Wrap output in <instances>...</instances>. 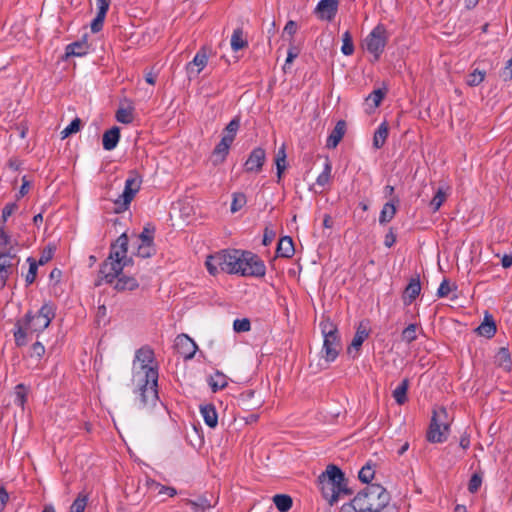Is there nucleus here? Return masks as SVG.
<instances>
[{"instance_id":"4468645a","label":"nucleus","mask_w":512,"mask_h":512,"mask_svg":"<svg viewBox=\"0 0 512 512\" xmlns=\"http://www.w3.org/2000/svg\"><path fill=\"white\" fill-rule=\"evenodd\" d=\"M438 413L436 411L433 412V416L431 419V423L427 432V440L431 443H442L446 440V437L441 431V425L438 420Z\"/></svg>"},{"instance_id":"aec40b11","label":"nucleus","mask_w":512,"mask_h":512,"mask_svg":"<svg viewBox=\"0 0 512 512\" xmlns=\"http://www.w3.org/2000/svg\"><path fill=\"white\" fill-rule=\"evenodd\" d=\"M18 249L15 246H10L9 250H0V262L5 261V265L10 266V271L13 273L20 262L18 257Z\"/></svg>"},{"instance_id":"c03bdc74","label":"nucleus","mask_w":512,"mask_h":512,"mask_svg":"<svg viewBox=\"0 0 512 512\" xmlns=\"http://www.w3.org/2000/svg\"><path fill=\"white\" fill-rule=\"evenodd\" d=\"M341 52L346 56H350L354 53V44L349 31H345L342 35Z\"/></svg>"},{"instance_id":"cd10ccee","label":"nucleus","mask_w":512,"mask_h":512,"mask_svg":"<svg viewBox=\"0 0 512 512\" xmlns=\"http://www.w3.org/2000/svg\"><path fill=\"white\" fill-rule=\"evenodd\" d=\"M239 127L240 119L238 117L233 118L224 128L222 138L232 144L239 130Z\"/></svg>"},{"instance_id":"e2e57ef3","label":"nucleus","mask_w":512,"mask_h":512,"mask_svg":"<svg viewBox=\"0 0 512 512\" xmlns=\"http://www.w3.org/2000/svg\"><path fill=\"white\" fill-rule=\"evenodd\" d=\"M16 203H8L2 210V224L5 225L7 219L17 210Z\"/></svg>"},{"instance_id":"de8ad7c7","label":"nucleus","mask_w":512,"mask_h":512,"mask_svg":"<svg viewBox=\"0 0 512 512\" xmlns=\"http://www.w3.org/2000/svg\"><path fill=\"white\" fill-rule=\"evenodd\" d=\"M88 497L80 493L73 501L69 512H84L87 505Z\"/></svg>"},{"instance_id":"1a4fd4ad","label":"nucleus","mask_w":512,"mask_h":512,"mask_svg":"<svg viewBox=\"0 0 512 512\" xmlns=\"http://www.w3.org/2000/svg\"><path fill=\"white\" fill-rule=\"evenodd\" d=\"M141 183V175L136 170L129 171L128 178L125 181L124 191L115 201V204L120 205L122 210L128 209L131 201L140 190Z\"/></svg>"},{"instance_id":"c9c22d12","label":"nucleus","mask_w":512,"mask_h":512,"mask_svg":"<svg viewBox=\"0 0 512 512\" xmlns=\"http://www.w3.org/2000/svg\"><path fill=\"white\" fill-rule=\"evenodd\" d=\"M255 396V391L248 390L240 394L239 401L241 402L242 406L245 407L248 410L255 409L257 407L261 406V401L258 400L255 404L250 403V401Z\"/></svg>"},{"instance_id":"9d476101","label":"nucleus","mask_w":512,"mask_h":512,"mask_svg":"<svg viewBox=\"0 0 512 512\" xmlns=\"http://www.w3.org/2000/svg\"><path fill=\"white\" fill-rule=\"evenodd\" d=\"M387 42V32L384 26L377 25L365 39L368 52L373 54L374 60H378Z\"/></svg>"},{"instance_id":"864d4df0","label":"nucleus","mask_w":512,"mask_h":512,"mask_svg":"<svg viewBox=\"0 0 512 512\" xmlns=\"http://www.w3.org/2000/svg\"><path fill=\"white\" fill-rule=\"evenodd\" d=\"M13 246L11 244V237L5 231V225H0V250H9V247Z\"/></svg>"},{"instance_id":"bf43d9fd","label":"nucleus","mask_w":512,"mask_h":512,"mask_svg":"<svg viewBox=\"0 0 512 512\" xmlns=\"http://www.w3.org/2000/svg\"><path fill=\"white\" fill-rule=\"evenodd\" d=\"M12 274L10 271V266L5 265V261L0 262V289H2L9 278V276Z\"/></svg>"},{"instance_id":"c85d7f7f","label":"nucleus","mask_w":512,"mask_h":512,"mask_svg":"<svg viewBox=\"0 0 512 512\" xmlns=\"http://www.w3.org/2000/svg\"><path fill=\"white\" fill-rule=\"evenodd\" d=\"M323 497L328 500L330 505L337 502L336 486L334 484L325 482L323 479L318 478Z\"/></svg>"},{"instance_id":"39448f33","label":"nucleus","mask_w":512,"mask_h":512,"mask_svg":"<svg viewBox=\"0 0 512 512\" xmlns=\"http://www.w3.org/2000/svg\"><path fill=\"white\" fill-rule=\"evenodd\" d=\"M320 328L324 337L322 352L328 362H333L341 350V340L336 324L329 318L320 322Z\"/></svg>"},{"instance_id":"f3484780","label":"nucleus","mask_w":512,"mask_h":512,"mask_svg":"<svg viewBox=\"0 0 512 512\" xmlns=\"http://www.w3.org/2000/svg\"><path fill=\"white\" fill-rule=\"evenodd\" d=\"M207 62L208 58L206 53L203 50L197 52L193 60L186 66L189 76L198 75L205 68Z\"/></svg>"},{"instance_id":"dca6fc26","label":"nucleus","mask_w":512,"mask_h":512,"mask_svg":"<svg viewBox=\"0 0 512 512\" xmlns=\"http://www.w3.org/2000/svg\"><path fill=\"white\" fill-rule=\"evenodd\" d=\"M344 473L342 470L336 465L330 464L327 466L325 472H323L319 479H323L325 482L334 484L336 487L340 485L342 481H344Z\"/></svg>"},{"instance_id":"3c124183","label":"nucleus","mask_w":512,"mask_h":512,"mask_svg":"<svg viewBox=\"0 0 512 512\" xmlns=\"http://www.w3.org/2000/svg\"><path fill=\"white\" fill-rule=\"evenodd\" d=\"M445 200L446 194L441 188H439L435 196L430 201V207L433 209V211H437L440 209Z\"/></svg>"},{"instance_id":"6e6d98bb","label":"nucleus","mask_w":512,"mask_h":512,"mask_svg":"<svg viewBox=\"0 0 512 512\" xmlns=\"http://www.w3.org/2000/svg\"><path fill=\"white\" fill-rule=\"evenodd\" d=\"M189 504L196 511H205L206 509H210L212 507L210 501L207 498L200 497L198 500H189Z\"/></svg>"},{"instance_id":"f257e3e1","label":"nucleus","mask_w":512,"mask_h":512,"mask_svg":"<svg viewBox=\"0 0 512 512\" xmlns=\"http://www.w3.org/2000/svg\"><path fill=\"white\" fill-rule=\"evenodd\" d=\"M128 244L129 239L126 233H122L111 244L108 258L100 266L101 280L108 284L113 283L124 267L132 262V259L127 257Z\"/></svg>"},{"instance_id":"c756f323","label":"nucleus","mask_w":512,"mask_h":512,"mask_svg":"<svg viewBox=\"0 0 512 512\" xmlns=\"http://www.w3.org/2000/svg\"><path fill=\"white\" fill-rule=\"evenodd\" d=\"M389 134V127L386 122L381 123L376 129L373 136V146L375 148H381Z\"/></svg>"},{"instance_id":"f03ea898","label":"nucleus","mask_w":512,"mask_h":512,"mask_svg":"<svg viewBox=\"0 0 512 512\" xmlns=\"http://www.w3.org/2000/svg\"><path fill=\"white\" fill-rule=\"evenodd\" d=\"M128 244L129 239L126 233H122L111 244L108 258L100 266L101 280L108 284L113 283L124 267L132 262V259L127 257Z\"/></svg>"},{"instance_id":"a211bd4d","label":"nucleus","mask_w":512,"mask_h":512,"mask_svg":"<svg viewBox=\"0 0 512 512\" xmlns=\"http://www.w3.org/2000/svg\"><path fill=\"white\" fill-rule=\"evenodd\" d=\"M295 253L294 243L290 236H283L280 238L276 255L282 258H291Z\"/></svg>"},{"instance_id":"58836bf2","label":"nucleus","mask_w":512,"mask_h":512,"mask_svg":"<svg viewBox=\"0 0 512 512\" xmlns=\"http://www.w3.org/2000/svg\"><path fill=\"white\" fill-rule=\"evenodd\" d=\"M155 227L151 224L144 226L142 232L137 236L136 242L154 243Z\"/></svg>"},{"instance_id":"49530a36","label":"nucleus","mask_w":512,"mask_h":512,"mask_svg":"<svg viewBox=\"0 0 512 512\" xmlns=\"http://www.w3.org/2000/svg\"><path fill=\"white\" fill-rule=\"evenodd\" d=\"M15 404L24 407L25 402L27 401V391L24 384L20 383L15 387Z\"/></svg>"},{"instance_id":"09e8293b","label":"nucleus","mask_w":512,"mask_h":512,"mask_svg":"<svg viewBox=\"0 0 512 512\" xmlns=\"http://www.w3.org/2000/svg\"><path fill=\"white\" fill-rule=\"evenodd\" d=\"M331 170V164L326 162L323 171L316 179V185L324 187L326 184H328L331 178Z\"/></svg>"},{"instance_id":"ea45409f","label":"nucleus","mask_w":512,"mask_h":512,"mask_svg":"<svg viewBox=\"0 0 512 512\" xmlns=\"http://www.w3.org/2000/svg\"><path fill=\"white\" fill-rule=\"evenodd\" d=\"M81 119L76 117L67 127H65L61 132V139H66L67 137L77 133L81 129Z\"/></svg>"},{"instance_id":"a878e982","label":"nucleus","mask_w":512,"mask_h":512,"mask_svg":"<svg viewBox=\"0 0 512 512\" xmlns=\"http://www.w3.org/2000/svg\"><path fill=\"white\" fill-rule=\"evenodd\" d=\"M135 357L141 363L142 369L146 373L147 369L151 368L148 364L153 362L154 352L148 346H143L136 351Z\"/></svg>"},{"instance_id":"2eb2a0df","label":"nucleus","mask_w":512,"mask_h":512,"mask_svg":"<svg viewBox=\"0 0 512 512\" xmlns=\"http://www.w3.org/2000/svg\"><path fill=\"white\" fill-rule=\"evenodd\" d=\"M475 332L483 337L491 339L497 332L496 322L493 316L488 312L485 313L483 322L475 329Z\"/></svg>"},{"instance_id":"69168bd1","label":"nucleus","mask_w":512,"mask_h":512,"mask_svg":"<svg viewBox=\"0 0 512 512\" xmlns=\"http://www.w3.org/2000/svg\"><path fill=\"white\" fill-rule=\"evenodd\" d=\"M105 16L106 15H101V14L97 13L96 17L93 19V21L91 23V31L93 33H97L102 29L103 23L105 20Z\"/></svg>"},{"instance_id":"774afa93","label":"nucleus","mask_w":512,"mask_h":512,"mask_svg":"<svg viewBox=\"0 0 512 512\" xmlns=\"http://www.w3.org/2000/svg\"><path fill=\"white\" fill-rule=\"evenodd\" d=\"M450 291H451L450 283H449L448 279H444L441 282V284L437 290V296L439 298L446 297L450 293Z\"/></svg>"},{"instance_id":"a19ab883","label":"nucleus","mask_w":512,"mask_h":512,"mask_svg":"<svg viewBox=\"0 0 512 512\" xmlns=\"http://www.w3.org/2000/svg\"><path fill=\"white\" fill-rule=\"evenodd\" d=\"M27 262L29 263V270L25 277L26 286H29L34 283L36 276H37V270H38V264L37 261L33 257H28Z\"/></svg>"},{"instance_id":"680f3d73","label":"nucleus","mask_w":512,"mask_h":512,"mask_svg":"<svg viewBox=\"0 0 512 512\" xmlns=\"http://www.w3.org/2000/svg\"><path fill=\"white\" fill-rule=\"evenodd\" d=\"M230 146L231 144L229 142L221 138V141L217 144V146L214 149V153L217 156L224 158L228 154Z\"/></svg>"},{"instance_id":"5fc2aeb1","label":"nucleus","mask_w":512,"mask_h":512,"mask_svg":"<svg viewBox=\"0 0 512 512\" xmlns=\"http://www.w3.org/2000/svg\"><path fill=\"white\" fill-rule=\"evenodd\" d=\"M233 329L238 333L250 331V329H251L250 320L248 318L236 319L233 322Z\"/></svg>"},{"instance_id":"7ed1b4c3","label":"nucleus","mask_w":512,"mask_h":512,"mask_svg":"<svg viewBox=\"0 0 512 512\" xmlns=\"http://www.w3.org/2000/svg\"><path fill=\"white\" fill-rule=\"evenodd\" d=\"M389 492L380 484H370L351 500L357 512H381L390 502Z\"/></svg>"},{"instance_id":"4d7b16f0","label":"nucleus","mask_w":512,"mask_h":512,"mask_svg":"<svg viewBox=\"0 0 512 512\" xmlns=\"http://www.w3.org/2000/svg\"><path fill=\"white\" fill-rule=\"evenodd\" d=\"M385 93L381 89H376L373 92L369 94V96L366 98V101L368 103H372L373 107H378L381 103V101L384 98Z\"/></svg>"},{"instance_id":"412c9836","label":"nucleus","mask_w":512,"mask_h":512,"mask_svg":"<svg viewBox=\"0 0 512 512\" xmlns=\"http://www.w3.org/2000/svg\"><path fill=\"white\" fill-rule=\"evenodd\" d=\"M346 132V122L339 120L327 139V147L335 148Z\"/></svg>"},{"instance_id":"473e14b6","label":"nucleus","mask_w":512,"mask_h":512,"mask_svg":"<svg viewBox=\"0 0 512 512\" xmlns=\"http://www.w3.org/2000/svg\"><path fill=\"white\" fill-rule=\"evenodd\" d=\"M273 502L280 512L289 511L293 504L292 498L286 494H276L273 497Z\"/></svg>"},{"instance_id":"13d9d810","label":"nucleus","mask_w":512,"mask_h":512,"mask_svg":"<svg viewBox=\"0 0 512 512\" xmlns=\"http://www.w3.org/2000/svg\"><path fill=\"white\" fill-rule=\"evenodd\" d=\"M482 484V476L478 473H474L468 483V490L470 493H476Z\"/></svg>"},{"instance_id":"603ef678","label":"nucleus","mask_w":512,"mask_h":512,"mask_svg":"<svg viewBox=\"0 0 512 512\" xmlns=\"http://www.w3.org/2000/svg\"><path fill=\"white\" fill-rule=\"evenodd\" d=\"M246 204V196L243 193H234L231 203V212L239 211Z\"/></svg>"},{"instance_id":"f8f14e48","label":"nucleus","mask_w":512,"mask_h":512,"mask_svg":"<svg viewBox=\"0 0 512 512\" xmlns=\"http://www.w3.org/2000/svg\"><path fill=\"white\" fill-rule=\"evenodd\" d=\"M338 9V0H320L317 4L316 11L321 19L331 21Z\"/></svg>"},{"instance_id":"37998d69","label":"nucleus","mask_w":512,"mask_h":512,"mask_svg":"<svg viewBox=\"0 0 512 512\" xmlns=\"http://www.w3.org/2000/svg\"><path fill=\"white\" fill-rule=\"evenodd\" d=\"M417 324H409L401 333L402 341L410 344L417 339Z\"/></svg>"},{"instance_id":"b1692460","label":"nucleus","mask_w":512,"mask_h":512,"mask_svg":"<svg viewBox=\"0 0 512 512\" xmlns=\"http://www.w3.org/2000/svg\"><path fill=\"white\" fill-rule=\"evenodd\" d=\"M120 138V129L117 126L112 127L103 134L102 145L105 150H112L116 147Z\"/></svg>"},{"instance_id":"72a5a7b5","label":"nucleus","mask_w":512,"mask_h":512,"mask_svg":"<svg viewBox=\"0 0 512 512\" xmlns=\"http://www.w3.org/2000/svg\"><path fill=\"white\" fill-rule=\"evenodd\" d=\"M248 45V42L243 37L242 29L238 28L233 31L231 36V48L233 51H238L245 48Z\"/></svg>"},{"instance_id":"5701e85b","label":"nucleus","mask_w":512,"mask_h":512,"mask_svg":"<svg viewBox=\"0 0 512 512\" xmlns=\"http://www.w3.org/2000/svg\"><path fill=\"white\" fill-rule=\"evenodd\" d=\"M495 364L505 371L509 372L512 369L511 353L507 347H500L495 355Z\"/></svg>"},{"instance_id":"a18cd8bd","label":"nucleus","mask_w":512,"mask_h":512,"mask_svg":"<svg viewBox=\"0 0 512 512\" xmlns=\"http://www.w3.org/2000/svg\"><path fill=\"white\" fill-rule=\"evenodd\" d=\"M375 471L370 462L366 463L359 471L358 478L361 482L369 484L374 478Z\"/></svg>"},{"instance_id":"f704fd0d","label":"nucleus","mask_w":512,"mask_h":512,"mask_svg":"<svg viewBox=\"0 0 512 512\" xmlns=\"http://www.w3.org/2000/svg\"><path fill=\"white\" fill-rule=\"evenodd\" d=\"M88 45L86 42H74L66 47V56H83L87 53Z\"/></svg>"},{"instance_id":"338daca9","label":"nucleus","mask_w":512,"mask_h":512,"mask_svg":"<svg viewBox=\"0 0 512 512\" xmlns=\"http://www.w3.org/2000/svg\"><path fill=\"white\" fill-rule=\"evenodd\" d=\"M45 353V347L41 342H35L31 346V357L36 356L38 359L41 358Z\"/></svg>"},{"instance_id":"6e6552de","label":"nucleus","mask_w":512,"mask_h":512,"mask_svg":"<svg viewBox=\"0 0 512 512\" xmlns=\"http://www.w3.org/2000/svg\"><path fill=\"white\" fill-rule=\"evenodd\" d=\"M241 268L238 274L249 277H263L266 274V266L260 257L250 251L243 250Z\"/></svg>"},{"instance_id":"8fccbe9b","label":"nucleus","mask_w":512,"mask_h":512,"mask_svg":"<svg viewBox=\"0 0 512 512\" xmlns=\"http://www.w3.org/2000/svg\"><path fill=\"white\" fill-rule=\"evenodd\" d=\"M117 121L129 124L133 121V111L131 108H120L116 112Z\"/></svg>"},{"instance_id":"4c0bfd02","label":"nucleus","mask_w":512,"mask_h":512,"mask_svg":"<svg viewBox=\"0 0 512 512\" xmlns=\"http://www.w3.org/2000/svg\"><path fill=\"white\" fill-rule=\"evenodd\" d=\"M209 385L213 392L224 389L227 385V379L224 374L217 372L215 376L210 377Z\"/></svg>"},{"instance_id":"6ab92c4d","label":"nucleus","mask_w":512,"mask_h":512,"mask_svg":"<svg viewBox=\"0 0 512 512\" xmlns=\"http://www.w3.org/2000/svg\"><path fill=\"white\" fill-rule=\"evenodd\" d=\"M29 327L25 324L23 319L16 321L13 336L17 347H23L28 343L27 335Z\"/></svg>"},{"instance_id":"393cba45","label":"nucleus","mask_w":512,"mask_h":512,"mask_svg":"<svg viewBox=\"0 0 512 512\" xmlns=\"http://www.w3.org/2000/svg\"><path fill=\"white\" fill-rule=\"evenodd\" d=\"M396 203H399L398 198H395L384 204L379 216V223L381 225L387 224L394 218L397 211Z\"/></svg>"},{"instance_id":"2f4dec72","label":"nucleus","mask_w":512,"mask_h":512,"mask_svg":"<svg viewBox=\"0 0 512 512\" xmlns=\"http://www.w3.org/2000/svg\"><path fill=\"white\" fill-rule=\"evenodd\" d=\"M409 388V380L403 379L399 386L393 391V398L399 405H403L407 401V391Z\"/></svg>"},{"instance_id":"4be33fe9","label":"nucleus","mask_w":512,"mask_h":512,"mask_svg":"<svg viewBox=\"0 0 512 512\" xmlns=\"http://www.w3.org/2000/svg\"><path fill=\"white\" fill-rule=\"evenodd\" d=\"M200 413L204 422L210 428H215L218 424V414L213 404H205L200 407Z\"/></svg>"},{"instance_id":"79ce46f5","label":"nucleus","mask_w":512,"mask_h":512,"mask_svg":"<svg viewBox=\"0 0 512 512\" xmlns=\"http://www.w3.org/2000/svg\"><path fill=\"white\" fill-rule=\"evenodd\" d=\"M485 76H486L485 71L479 70V69H474L471 73L468 74L466 83L471 87L477 86L483 82V80L485 79Z\"/></svg>"},{"instance_id":"7c9ffc66","label":"nucleus","mask_w":512,"mask_h":512,"mask_svg":"<svg viewBox=\"0 0 512 512\" xmlns=\"http://www.w3.org/2000/svg\"><path fill=\"white\" fill-rule=\"evenodd\" d=\"M136 248L135 255L141 258H150L156 253V248L154 243H143V242H135L133 244Z\"/></svg>"},{"instance_id":"e433bc0d","label":"nucleus","mask_w":512,"mask_h":512,"mask_svg":"<svg viewBox=\"0 0 512 512\" xmlns=\"http://www.w3.org/2000/svg\"><path fill=\"white\" fill-rule=\"evenodd\" d=\"M368 335L369 334L365 329L358 328L350 346L348 347V353H351L352 349H356L358 351Z\"/></svg>"},{"instance_id":"9b49d317","label":"nucleus","mask_w":512,"mask_h":512,"mask_svg":"<svg viewBox=\"0 0 512 512\" xmlns=\"http://www.w3.org/2000/svg\"><path fill=\"white\" fill-rule=\"evenodd\" d=\"M175 346L185 360L192 359L198 349L196 343L186 334L177 336Z\"/></svg>"},{"instance_id":"ddd939ff","label":"nucleus","mask_w":512,"mask_h":512,"mask_svg":"<svg viewBox=\"0 0 512 512\" xmlns=\"http://www.w3.org/2000/svg\"><path fill=\"white\" fill-rule=\"evenodd\" d=\"M421 292V283L419 277L411 278L403 292V303L406 306L411 305Z\"/></svg>"},{"instance_id":"0eeeda50","label":"nucleus","mask_w":512,"mask_h":512,"mask_svg":"<svg viewBox=\"0 0 512 512\" xmlns=\"http://www.w3.org/2000/svg\"><path fill=\"white\" fill-rule=\"evenodd\" d=\"M158 371L155 368L147 369L146 375L143 379V384L140 386V402L143 406L155 405L158 400L157 391Z\"/></svg>"},{"instance_id":"423d86ee","label":"nucleus","mask_w":512,"mask_h":512,"mask_svg":"<svg viewBox=\"0 0 512 512\" xmlns=\"http://www.w3.org/2000/svg\"><path fill=\"white\" fill-rule=\"evenodd\" d=\"M55 316L56 306L49 301L44 303L37 313L33 314L32 311H28L22 319L29 327L30 332L40 333L49 327Z\"/></svg>"},{"instance_id":"20e7f679","label":"nucleus","mask_w":512,"mask_h":512,"mask_svg":"<svg viewBox=\"0 0 512 512\" xmlns=\"http://www.w3.org/2000/svg\"><path fill=\"white\" fill-rule=\"evenodd\" d=\"M241 257H243V250L226 249L208 256L205 265L213 276L219 272L238 274L241 268Z\"/></svg>"},{"instance_id":"0e129e2a","label":"nucleus","mask_w":512,"mask_h":512,"mask_svg":"<svg viewBox=\"0 0 512 512\" xmlns=\"http://www.w3.org/2000/svg\"><path fill=\"white\" fill-rule=\"evenodd\" d=\"M276 237V232L269 226L264 229L262 244L264 246L270 245Z\"/></svg>"},{"instance_id":"bb28decb","label":"nucleus","mask_w":512,"mask_h":512,"mask_svg":"<svg viewBox=\"0 0 512 512\" xmlns=\"http://www.w3.org/2000/svg\"><path fill=\"white\" fill-rule=\"evenodd\" d=\"M116 278L117 281L115 283L114 288L117 291H133L139 287V283L134 277H129L125 275L120 276L119 274Z\"/></svg>"},{"instance_id":"052dcab7","label":"nucleus","mask_w":512,"mask_h":512,"mask_svg":"<svg viewBox=\"0 0 512 512\" xmlns=\"http://www.w3.org/2000/svg\"><path fill=\"white\" fill-rule=\"evenodd\" d=\"M55 248L52 246H48L43 249L40 258L37 262L38 265H44L48 263L54 256Z\"/></svg>"}]
</instances>
